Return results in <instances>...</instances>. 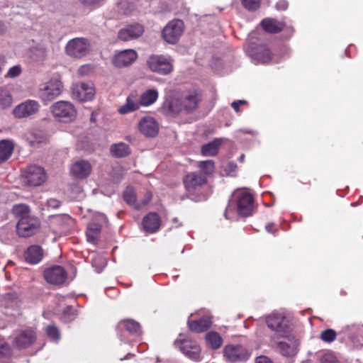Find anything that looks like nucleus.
Instances as JSON below:
<instances>
[{
  "mask_svg": "<svg viewBox=\"0 0 363 363\" xmlns=\"http://www.w3.org/2000/svg\"><path fill=\"white\" fill-rule=\"evenodd\" d=\"M161 225V218L157 213H149L142 221V225L145 231L149 233H155L159 230Z\"/></svg>",
  "mask_w": 363,
  "mask_h": 363,
  "instance_id": "obj_26",
  "label": "nucleus"
},
{
  "mask_svg": "<svg viewBox=\"0 0 363 363\" xmlns=\"http://www.w3.org/2000/svg\"><path fill=\"white\" fill-rule=\"evenodd\" d=\"M246 104V101H244V100H239V101H233L231 104L232 107L233 108V109L236 111V112H239V106L241 104Z\"/></svg>",
  "mask_w": 363,
  "mask_h": 363,
  "instance_id": "obj_54",
  "label": "nucleus"
},
{
  "mask_svg": "<svg viewBox=\"0 0 363 363\" xmlns=\"http://www.w3.org/2000/svg\"><path fill=\"white\" fill-rule=\"evenodd\" d=\"M67 219H68V220H69V221H72V218H68Z\"/></svg>",
  "mask_w": 363,
  "mask_h": 363,
  "instance_id": "obj_61",
  "label": "nucleus"
},
{
  "mask_svg": "<svg viewBox=\"0 0 363 363\" xmlns=\"http://www.w3.org/2000/svg\"><path fill=\"white\" fill-rule=\"evenodd\" d=\"M200 99V94L197 91L193 90L189 91L179 101L180 110H184L187 112L194 111L198 107Z\"/></svg>",
  "mask_w": 363,
  "mask_h": 363,
  "instance_id": "obj_22",
  "label": "nucleus"
},
{
  "mask_svg": "<svg viewBox=\"0 0 363 363\" xmlns=\"http://www.w3.org/2000/svg\"><path fill=\"white\" fill-rule=\"evenodd\" d=\"M255 363H272V361L264 356L258 357Z\"/></svg>",
  "mask_w": 363,
  "mask_h": 363,
  "instance_id": "obj_55",
  "label": "nucleus"
},
{
  "mask_svg": "<svg viewBox=\"0 0 363 363\" xmlns=\"http://www.w3.org/2000/svg\"><path fill=\"white\" fill-rule=\"evenodd\" d=\"M252 57L258 63H268L272 60V52L265 45H260L252 53Z\"/></svg>",
  "mask_w": 363,
  "mask_h": 363,
  "instance_id": "obj_30",
  "label": "nucleus"
},
{
  "mask_svg": "<svg viewBox=\"0 0 363 363\" xmlns=\"http://www.w3.org/2000/svg\"><path fill=\"white\" fill-rule=\"evenodd\" d=\"M94 71V67L91 65H84L81 66L78 69V74L80 76H86L93 73Z\"/></svg>",
  "mask_w": 363,
  "mask_h": 363,
  "instance_id": "obj_46",
  "label": "nucleus"
},
{
  "mask_svg": "<svg viewBox=\"0 0 363 363\" xmlns=\"http://www.w3.org/2000/svg\"><path fill=\"white\" fill-rule=\"evenodd\" d=\"M36 335L32 328H26L18 331L13 340V345L18 349L30 347L35 341Z\"/></svg>",
  "mask_w": 363,
  "mask_h": 363,
  "instance_id": "obj_14",
  "label": "nucleus"
},
{
  "mask_svg": "<svg viewBox=\"0 0 363 363\" xmlns=\"http://www.w3.org/2000/svg\"><path fill=\"white\" fill-rule=\"evenodd\" d=\"M72 315V318H71V319L74 318L75 316V315L74 313Z\"/></svg>",
  "mask_w": 363,
  "mask_h": 363,
  "instance_id": "obj_62",
  "label": "nucleus"
},
{
  "mask_svg": "<svg viewBox=\"0 0 363 363\" xmlns=\"http://www.w3.org/2000/svg\"><path fill=\"white\" fill-rule=\"evenodd\" d=\"M267 326L275 332L277 337L288 336L291 333L289 321L281 313H273L267 318Z\"/></svg>",
  "mask_w": 363,
  "mask_h": 363,
  "instance_id": "obj_4",
  "label": "nucleus"
},
{
  "mask_svg": "<svg viewBox=\"0 0 363 363\" xmlns=\"http://www.w3.org/2000/svg\"><path fill=\"white\" fill-rule=\"evenodd\" d=\"M184 31V23L181 20H173L164 28L162 37L168 43H176Z\"/></svg>",
  "mask_w": 363,
  "mask_h": 363,
  "instance_id": "obj_10",
  "label": "nucleus"
},
{
  "mask_svg": "<svg viewBox=\"0 0 363 363\" xmlns=\"http://www.w3.org/2000/svg\"><path fill=\"white\" fill-rule=\"evenodd\" d=\"M140 132L146 137H155L159 131V125L156 120L151 116H145L138 123Z\"/></svg>",
  "mask_w": 363,
  "mask_h": 363,
  "instance_id": "obj_20",
  "label": "nucleus"
},
{
  "mask_svg": "<svg viewBox=\"0 0 363 363\" xmlns=\"http://www.w3.org/2000/svg\"><path fill=\"white\" fill-rule=\"evenodd\" d=\"M337 333L333 329L323 330L320 334V339L325 342H331L336 339Z\"/></svg>",
  "mask_w": 363,
  "mask_h": 363,
  "instance_id": "obj_41",
  "label": "nucleus"
},
{
  "mask_svg": "<svg viewBox=\"0 0 363 363\" xmlns=\"http://www.w3.org/2000/svg\"><path fill=\"white\" fill-rule=\"evenodd\" d=\"M33 58L35 60H43L47 56V50L43 45H37L31 50Z\"/></svg>",
  "mask_w": 363,
  "mask_h": 363,
  "instance_id": "obj_40",
  "label": "nucleus"
},
{
  "mask_svg": "<svg viewBox=\"0 0 363 363\" xmlns=\"http://www.w3.org/2000/svg\"><path fill=\"white\" fill-rule=\"evenodd\" d=\"M191 314L188 320V326L191 331L194 333H203L207 330L211 325V318L208 314H206L198 319H192Z\"/></svg>",
  "mask_w": 363,
  "mask_h": 363,
  "instance_id": "obj_23",
  "label": "nucleus"
},
{
  "mask_svg": "<svg viewBox=\"0 0 363 363\" xmlns=\"http://www.w3.org/2000/svg\"><path fill=\"white\" fill-rule=\"evenodd\" d=\"M43 276L48 283L52 285L60 286L67 279V272L60 265H53L44 270Z\"/></svg>",
  "mask_w": 363,
  "mask_h": 363,
  "instance_id": "obj_8",
  "label": "nucleus"
},
{
  "mask_svg": "<svg viewBox=\"0 0 363 363\" xmlns=\"http://www.w3.org/2000/svg\"><path fill=\"white\" fill-rule=\"evenodd\" d=\"M5 64H6L5 58L3 56L0 55V74L2 72V69H3L4 67L5 66Z\"/></svg>",
  "mask_w": 363,
  "mask_h": 363,
  "instance_id": "obj_57",
  "label": "nucleus"
},
{
  "mask_svg": "<svg viewBox=\"0 0 363 363\" xmlns=\"http://www.w3.org/2000/svg\"><path fill=\"white\" fill-rule=\"evenodd\" d=\"M157 98V91L156 89H149L143 93L139 99L142 106H148L154 104Z\"/></svg>",
  "mask_w": 363,
  "mask_h": 363,
  "instance_id": "obj_32",
  "label": "nucleus"
},
{
  "mask_svg": "<svg viewBox=\"0 0 363 363\" xmlns=\"http://www.w3.org/2000/svg\"><path fill=\"white\" fill-rule=\"evenodd\" d=\"M245 8L249 11H255L260 6L261 0H241Z\"/></svg>",
  "mask_w": 363,
  "mask_h": 363,
  "instance_id": "obj_44",
  "label": "nucleus"
},
{
  "mask_svg": "<svg viewBox=\"0 0 363 363\" xmlns=\"http://www.w3.org/2000/svg\"><path fill=\"white\" fill-rule=\"evenodd\" d=\"M220 145L221 140L220 139H216L212 142L203 145L201 147V153L203 155L207 157L214 156L218 153Z\"/></svg>",
  "mask_w": 363,
  "mask_h": 363,
  "instance_id": "obj_33",
  "label": "nucleus"
},
{
  "mask_svg": "<svg viewBox=\"0 0 363 363\" xmlns=\"http://www.w3.org/2000/svg\"><path fill=\"white\" fill-rule=\"evenodd\" d=\"M21 73V67L20 65H16L11 67L6 74V77L14 78L20 75Z\"/></svg>",
  "mask_w": 363,
  "mask_h": 363,
  "instance_id": "obj_47",
  "label": "nucleus"
},
{
  "mask_svg": "<svg viewBox=\"0 0 363 363\" xmlns=\"http://www.w3.org/2000/svg\"><path fill=\"white\" fill-rule=\"evenodd\" d=\"M47 203H48V207H50L52 208H58L60 204V201L55 199H50L48 200Z\"/></svg>",
  "mask_w": 363,
  "mask_h": 363,
  "instance_id": "obj_52",
  "label": "nucleus"
},
{
  "mask_svg": "<svg viewBox=\"0 0 363 363\" xmlns=\"http://www.w3.org/2000/svg\"><path fill=\"white\" fill-rule=\"evenodd\" d=\"M237 169V164L233 162H230L227 164L225 170L228 174H232Z\"/></svg>",
  "mask_w": 363,
  "mask_h": 363,
  "instance_id": "obj_50",
  "label": "nucleus"
},
{
  "mask_svg": "<svg viewBox=\"0 0 363 363\" xmlns=\"http://www.w3.org/2000/svg\"><path fill=\"white\" fill-rule=\"evenodd\" d=\"M4 27L3 24H1L0 23V34L4 32Z\"/></svg>",
  "mask_w": 363,
  "mask_h": 363,
  "instance_id": "obj_59",
  "label": "nucleus"
},
{
  "mask_svg": "<svg viewBox=\"0 0 363 363\" xmlns=\"http://www.w3.org/2000/svg\"><path fill=\"white\" fill-rule=\"evenodd\" d=\"M128 356H131V354H128L125 359H127Z\"/></svg>",
  "mask_w": 363,
  "mask_h": 363,
  "instance_id": "obj_60",
  "label": "nucleus"
},
{
  "mask_svg": "<svg viewBox=\"0 0 363 363\" xmlns=\"http://www.w3.org/2000/svg\"><path fill=\"white\" fill-rule=\"evenodd\" d=\"M140 106H142L138 95L133 92L127 97L126 103L118 108V112L125 115L139 109Z\"/></svg>",
  "mask_w": 363,
  "mask_h": 363,
  "instance_id": "obj_27",
  "label": "nucleus"
},
{
  "mask_svg": "<svg viewBox=\"0 0 363 363\" xmlns=\"http://www.w3.org/2000/svg\"><path fill=\"white\" fill-rule=\"evenodd\" d=\"M12 97L6 90H1L0 93V107L5 108L11 105Z\"/></svg>",
  "mask_w": 363,
  "mask_h": 363,
  "instance_id": "obj_42",
  "label": "nucleus"
},
{
  "mask_svg": "<svg viewBox=\"0 0 363 363\" xmlns=\"http://www.w3.org/2000/svg\"><path fill=\"white\" fill-rule=\"evenodd\" d=\"M244 160H245V155H240V157H239V161L240 162H243Z\"/></svg>",
  "mask_w": 363,
  "mask_h": 363,
  "instance_id": "obj_58",
  "label": "nucleus"
},
{
  "mask_svg": "<svg viewBox=\"0 0 363 363\" xmlns=\"http://www.w3.org/2000/svg\"><path fill=\"white\" fill-rule=\"evenodd\" d=\"M199 167L201 171L200 174L204 175L206 177V176L213 174L215 169L214 163L212 160L200 162L199 164Z\"/></svg>",
  "mask_w": 363,
  "mask_h": 363,
  "instance_id": "obj_37",
  "label": "nucleus"
},
{
  "mask_svg": "<svg viewBox=\"0 0 363 363\" xmlns=\"http://www.w3.org/2000/svg\"><path fill=\"white\" fill-rule=\"evenodd\" d=\"M72 94L79 101H90L95 95V89L91 83L82 82L74 86Z\"/></svg>",
  "mask_w": 363,
  "mask_h": 363,
  "instance_id": "obj_17",
  "label": "nucleus"
},
{
  "mask_svg": "<svg viewBox=\"0 0 363 363\" xmlns=\"http://www.w3.org/2000/svg\"><path fill=\"white\" fill-rule=\"evenodd\" d=\"M62 88L61 81L57 78H52L40 85L39 96L43 101H50L62 93Z\"/></svg>",
  "mask_w": 363,
  "mask_h": 363,
  "instance_id": "obj_7",
  "label": "nucleus"
},
{
  "mask_svg": "<svg viewBox=\"0 0 363 363\" xmlns=\"http://www.w3.org/2000/svg\"><path fill=\"white\" fill-rule=\"evenodd\" d=\"M123 197L129 206H131L138 210L145 206L152 199V195L150 193H147L144 199L138 200L135 191L131 186L126 187L123 191Z\"/></svg>",
  "mask_w": 363,
  "mask_h": 363,
  "instance_id": "obj_16",
  "label": "nucleus"
},
{
  "mask_svg": "<svg viewBox=\"0 0 363 363\" xmlns=\"http://www.w3.org/2000/svg\"><path fill=\"white\" fill-rule=\"evenodd\" d=\"M21 178L26 185L38 186L46 181L47 174L45 169L40 166L31 164L22 171Z\"/></svg>",
  "mask_w": 363,
  "mask_h": 363,
  "instance_id": "obj_3",
  "label": "nucleus"
},
{
  "mask_svg": "<svg viewBox=\"0 0 363 363\" xmlns=\"http://www.w3.org/2000/svg\"><path fill=\"white\" fill-rule=\"evenodd\" d=\"M100 231V225L95 223H89L86 230L87 240L89 242L95 244L98 240Z\"/></svg>",
  "mask_w": 363,
  "mask_h": 363,
  "instance_id": "obj_35",
  "label": "nucleus"
},
{
  "mask_svg": "<svg viewBox=\"0 0 363 363\" xmlns=\"http://www.w3.org/2000/svg\"><path fill=\"white\" fill-rule=\"evenodd\" d=\"M223 355L229 362L246 361L250 353L240 345H228L224 347Z\"/></svg>",
  "mask_w": 363,
  "mask_h": 363,
  "instance_id": "obj_12",
  "label": "nucleus"
},
{
  "mask_svg": "<svg viewBox=\"0 0 363 363\" xmlns=\"http://www.w3.org/2000/svg\"><path fill=\"white\" fill-rule=\"evenodd\" d=\"M48 336L52 340H58L60 338V331L55 325H49L46 328Z\"/></svg>",
  "mask_w": 363,
  "mask_h": 363,
  "instance_id": "obj_45",
  "label": "nucleus"
},
{
  "mask_svg": "<svg viewBox=\"0 0 363 363\" xmlns=\"http://www.w3.org/2000/svg\"><path fill=\"white\" fill-rule=\"evenodd\" d=\"M103 0H80V1L83 4H86V5H94V4H99L101 1H102Z\"/></svg>",
  "mask_w": 363,
  "mask_h": 363,
  "instance_id": "obj_56",
  "label": "nucleus"
},
{
  "mask_svg": "<svg viewBox=\"0 0 363 363\" xmlns=\"http://www.w3.org/2000/svg\"><path fill=\"white\" fill-rule=\"evenodd\" d=\"M276 8L280 11L286 10L288 8V2L286 0H279L276 4Z\"/></svg>",
  "mask_w": 363,
  "mask_h": 363,
  "instance_id": "obj_51",
  "label": "nucleus"
},
{
  "mask_svg": "<svg viewBox=\"0 0 363 363\" xmlns=\"http://www.w3.org/2000/svg\"><path fill=\"white\" fill-rule=\"evenodd\" d=\"M118 11L124 15L131 13L135 9V5L128 0H123L118 4Z\"/></svg>",
  "mask_w": 363,
  "mask_h": 363,
  "instance_id": "obj_39",
  "label": "nucleus"
},
{
  "mask_svg": "<svg viewBox=\"0 0 363 363\" xmlns=\"http://www.w3.org/2000/svg\"><path fill=\"white\" fill-rule=\"evenodd\" d=\"M39 228V222L32 217L21 218L16 225L18 234L21 237H29L35 234Z\"/></svg>",
  "mask_w": 363,
  "mask_h": 363,
  "instance_id": "obj_13",
  "label": "nucleus"
},
{
  "mask_svg": "<svg viewBox=\"0 0 363 363\" xmlns=\"http://www.w3.org/2000/svg\"><path fill=\"white\" fill-rule=\"evenodd\" d=\"M144 30V27L141 24H130L118 31V38L123 41L135 40L143 34Z\"/></svg>",
  "mask_w": 363,
  "mask_h": 363,
  "instance_id": "obj_19",
  "label": "nucleus"
},
{
  "mask_svg": "<svg viewBox=\"0 0 363 363\" xmlns=\"http://www.w3.org/2000/svg\"><path fill=\"white\" fill-rule=\"evenodd\" d=\"M43 255V250L40 246L32 245L25 252L24 257L28 263L35 264L42 259Z\"/></svg>",
  "mask_w": 363,
  "mask_h": 363,
  "instance_id": "obj_28",
  "label": "nucleus"
},
{
  "mask_svg": "<svg viewBox=\"0 0 363 363\" xmlns=\"http://www.w3.org/2000/svg\"><path fill=\"white\" fill-rule=\"evenodd\" d=\"M320 363H340V362L333 352H328L320 357Z\"/></svg>",
  "mask_w": 363,
  "mask_h": 363,
  "instance_id": "obj_43",
  "label": "nucleus"
},
{
  "mask_svg": "<svg viewBox=\"0 0 363 363\" xmlns=\"http://www.w3.org/2000/svg\"><path fill=\"white\" fill-rule=\"evenodd\" d=\"M184 185L189 194L199 190L207 182V178L198 172H190L184 178Z\"/></svg>",
  "mask_w": 363,
  "mask_h": 363,
  "instance_id": "obj_15",
  "label": "nucleus"
},
{
  "mask_svg": "<svg viewBox=\"0 0 363 363\" xmlns=\"http://www.w3.org/2000/svg\"><path fill=\"white\" fill-rule=\"evenodd\" d=\"M137 57L138 54L134 50H125L115 55L112 62L116 67H123L131 65Z\"/></svg>",
  "mask_w": 363,
  "mask_h": 363,
  "instance_id": "obj_21",
  "label": "nucleus"
},
{
  "mask_svg": "<svg viewBox=\"0 0 363 363\" xmlns=\"http://www.w3.org/2000/svg\"><path fill=\"white\" fill-rule=\"evenodd\" d=\"M261 26L266 32L269 33H277L285 27L284 23L270 18L263 19Z\"/></svg>",
  "mask_w": 363,
  "mask_h": 363,
  "instance_id": "obj_29",
  "label": "nucleus"
},
{
  "mask_svg": "<svg viewBox=\"0 0 363 363\" xmlns=\"http://www.w3.org/2000/svg\"><path fill=\"white\" fill-rule=\"evenodd\" d=\"M13 215L19 219L23 217H30V209L28 206L25 204L15 205L12 208Z\"/></svg>",
  "mask_w": 363,
  "mask_h": 363,
  "instance_id": "obj_38",
  "label": "nucleus"
},
{
  "mask_svg": "<svg viewBox=\"0 0 363 363\" xmlns=\"http://www.w3.org/2000/svg\"><path fill=\"white\" fill-rule=\"evenodd\" d=\"M13 144L7 140L0 141V164L6 162L11 156Z\"/></svg>",
  "mask_w": 363,
  "mask_h": 363,
  "instance_id": "obj_31",
  "label": "nucleus"
},
{
  "mask_svg": "<svg viewBox=\"0 0 363 363\" xmlns=\"http://www.w3.org/2000/svg\"><path fill=\"white\" fill-rule=\"evenodd\" d=\"M91 165L89 162L79 160L71 165L70 172L77 179H85L91 174Z\"/></svg>",
  "mask_w": 363,
  "mask_h": 363,
  "instance_id": "obj_25",
  "label": "nucleus"
},
{
  "mask_svg": "<svg viewBox=\"0 0 363 363\" xmlns=\"http://www.w3.org/2000/svg\"><path fill=\"white\" fill-rule=\"evenodd\" d=\"M174 345L189 359L194 361L201 360V349L196 341L189 338H184L180 334L174 341Z\"/></svg>",
  "mask_w": 363,
  "mask_h": 363,
  "instance_id": "obj_5",
  "label": "nucleus"
},
{
  "mask_svg": "<svg viewBox=\"0 0 363 363\" xmlns=\"http://www.w3.org/2000/svg\"><path fill=\"white\" fill-rule=\"evenodd\" d=\"M255 201L253 195L246 189L235 191L225 208L224 216L226 219H233L238 214L247 217L253 214Z\"/></svg>",
  "mask_w": 363,
  "mask_h": 363,
  "instance_id": "obj_1",
  "label": "nucleus"
},
{
  "mask_svg": "<svg viewBox=\"0 0 363 363\" xmlns=\"http://www.w3.org/2000/svg\"><path fill=\"white\" fill-rule=\"evenodd\" d=\"M111 152L117 157H125L130 152L128 145L123 143L113 145L111 147Z\"/></svg>",
  "mask_w": 363,
  "mask_h": 363,
  "instance_id": "obj_36",
  "label": "nucleus"
},
{
  "mask_svg": "<svg viewBox=\"0 0 363 363\" xmlns=\"http://www.w3.org/2000/svg\"><path fill=\"white\" fill-rule=\"evenodd\" d=\"M123 330L135 336H140L142 333L140 323L133 319H124L118 323L116 331L118 335L122 336Z\"/></svg>",
  "mask_w": 363,
  "mask_h": 363,
  "instance_id": "obj_24",
  "label": "nucleus"
},
{
  "mask_svg": "<svg viewBox=\"0 0 363 363\" xmlns=\"http://www.w3.org/2000/svg\"><path fill=\"white\" fill-rule=\"evenodd\" d=\"M206 340L208 345L213 350L218 349L223 344V339L220 335L213 331H211L206 335Z\"/></svg>",
  "mask_w": 363,
  "mask_h": 363,
  "instance_id": "obj_34",
  "label": "nucleus"
},
{
  "mask_svg": "<svg viewBox=\"0 0 363 363\" xmlns=\"http://www.w3.org/2000/svg\"><path fill=\"white\" fill-rule=\"evenodd\" d=\"M40 108L39 103L35 100H27L18 105L13 109V115L18 118H26L36 113Z\"/></svg>",
  "mask_w": 363,
  "mask_h": 363,
  "instance_id": "obj_18",
  "label": "nucleus"
},
{
  "mask_svg": "<svg viewBox=\"0 0 363 363\" xmlns=\"http://www.w3.org/2000/svg\"><path fill=\"white\" fill-rule=\"evenodd\" d=\"M265 229L268 233L275 234V233L277 231V228L273 223H269L266 225Z\"/></svg>",
  "mask_w": 363,
  "mask_h": 363,
  "instance_id": "obj_53",
  "label": "nucleus"
},
{
  "mask_svg": "<svg viewBox=\"0 0 363 363\" xmlns=\"http://www.w3.org/2000/svg\"><path fill=\"white\" fill-rule=\"evenodd\" d=\"M147 65L152 72L160 74H169L173 69L170 59L164 55L150 56L147 60Z\"/></svg>",
  "mask_w": 363,
  "mask_h": 363,
  "instance_id": "obj_11",
  "label": "nucleus"
},
{
  "mask_svg": "<svg viewBox=\"0 0 363 363\" xmlns=\"http://www.w3.org/2000/svg\"><path fill=\"white\" fill-rule=\"evenodd\" d=\"M10 352V347L6 341L0 338V356L5 355Z\"/></svg>",
  "mask_w": 363,
  "mask_h": 363,
  "instance_id": "obj_48",
  "label": "nucleus"
},
{
  "mask_svg": "<svg viewBox=\"0 0 363 363\" xmlns=\"http://www.w3.org/2000/svg\"><path fill=\"white\" fill-rule=\"evenodd\" d=\"M34 139L33 140H30V145L31 146H35L37 144H40L41 143H44L46 141V138L44 137V136H37L36 134H35L34 135Z\"/></svg>",
  "mask_w": 363,
  "mask_h": 363,
  "instance_id": "obj_49",
  "label": "nucleus"
},
{
  "mask_svg": "<svg viewBox=\"0 0 363 363\" xmlns=\"http://www.w3.org/2000/svg\"><path fill=\"white\" fill-rule=\"evenodd\" d=\"M91 51V44L84 38H76L68 41L65 46L67 55L74 58H82Z\"/></svg>",
  "mask_w": 363,
  "mask_h": 363,
  "instance_id": "obj_6",
  "label": "nucleus"
},
{
  "mask_svg": "<svg viewBox=\"0 0 363 363\" xmlns=\"http://www.w3.org/2000/svg\"><path fill=\"white\" fill-rule=\"evenodd\" d=\"M284 339L283 341H278L276 337H272L274 344L277 345L280 353L286 357L294 356L298 352V347L299 345L298 340L291 333L288 336L281 337Z\"/></svg>",
  "mask_w": 363,
  "mask_h": 363,
  "instance_id": "obj_9",
  "label": "nucleus"
},
{
  "mask_svg": "<svg viewBox=\"0 0 363 363\" xmlns=\"http://www.w3.org/2000/svg\"><path fill=\"white\" fill-rule=\"evenodd\" d=\"M53 117L60 122L70 123L77 117V110L74 105L67 101L55 102L50 106Z\"/></svg>",
  "mask_w": 363,
  "mask_h": 363,
  "instance_id": "obj_2",
  "label": "nucleus"
}]
</instances>
